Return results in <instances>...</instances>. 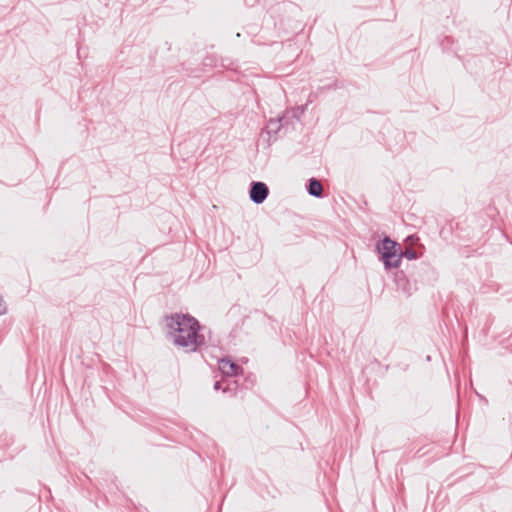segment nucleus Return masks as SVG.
I'll use <instances>...</instances> for the list:
<instances>
[{"label":"nucleus","instance_id":"nucleus-1","mask_svg":"<svg viewBox=\"0 0 512 512\" xmlns=\"http://www.w3.org/2000/svg\"><path fill=\"white\" fill-rule=\"evenodd\" d=\"M170 337L175 346L188 353L199 351L206 343L200 333L201 326L196 318L188 314H173L167 320Z\"/></svg>","mask_w":512,"mask_h":512},{"label":"nucleus","instance_id":"nucleus-2","mask_svg":"<svg viewBox=\"0 0 512 512\" xmlns=\"http://www.w3.org/2000/svg\"><path fill=\"white\" fill-rule=\"evenodd\" d=\"M377 251L381 254V260L385 269L397 268L402 259L400 245L389 237H385L376 245Z\"/></svg>","mask_w":512,"mask_h":512},{"label":"nucleus","instance_id":"nucleus-3","mask_svg":"<svg viewBox=\"0 0 512 512\" xmlns=\"http://www.w3.org/2000/svg\"><path fill=\"white\" fill-rule=\"evenodd\" d=\"M269 195L268 186L264 182H252L249 197L255 204H262Z\"/></svg>","mask_w":512,"mask_h":512},{"label":"nucleus","instance_id":"nucleus-4","mask_svg":"<svg viewBox=\"0 0 512 512\" xmlns=\"http://www.w3.org/2000/svg\"><path fill=\"white\" fill-rule=\"evenodd\" d=\"M219 369L224 375L229 377L238 375V373L242 370L238 364L226 358L220 360Z\"/></svg>","mask_w":512,"mask_h":512},{"label":"nucleus","instance_id":"nucleus-5","mask_svg":"<svg viewBox=\"0 0 512 512\" xmlns=\"http://www.w3.org/2000/svg\"><path fill=\"white\" fill-rule=\"evenodd\" d=\"M283 119H284L283 117H277L274 119H270L267 122L263 132H265L269 136L268 141H270L271 138L275 139V136L283 127V123H282Z\"/></svg>","mask_w":512,"mask_h":512},{"label":"nucleus","instance_id":"nucleus-6","mask_svg":"<svg viewBox=\"0 0 512 512\" xmlns=\"http://www.w3.org/2000/svg\"><path fill=\"white\" fill-rule=\"evenodd\" d=\"M307 191L309 195L320 198L323 194V186L319 180L316 178H311L308 182Z\"/></svg>","mask_w":512,"mask_h":512},{"label":"nucleus","instance_id":"nucleus-7","mask_svg":"<svg viewBox=\"0 0 512 512\" xmlns=\"http://www.w3.org/2000/svg\"><path fill=\"white\" fill-rule=\"evenodd\" d=\"M402 258L405 257L408 260H414L417 258V253L412 248H407L404 252L401 251Z\"/></svg>","mask_w":512,"mask_h":512},{"label":"nucleus","instance_id":"nucleus-8","mask_svg":"<svg viewBox=\"0 0 512 512\" xmlns=\"http://www.w3.org/2000/svg\"><path fill=\"white\" fill-rule=\"evenodd\" d=\"M7 312V306L4 300L0 297V315H4Z\"/></svg>","mask_w":512,"mask_h":512},{"label":"nucleus","instance_id":"nucleus-9","mask_svg":"<svg viewBox=\"0 0 512 512\" xmlns=\"http://www.w3.org/2000/svg\"><path fill=\"white\" fill-rule=\"evenodd\" d=\"M221 388V383L219 381H216L214 384V389L219 390Z\"/></svg>","mask_w":512,"mask_h":512}]
</instances>
